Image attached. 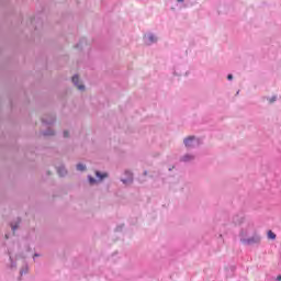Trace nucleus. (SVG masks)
Returning a JSON list of instances; mask_svg holds the SVG:
<instances>
[{"label":"nucleus","mask_w":281,"mask_h":281,"mask_svg":"<svg viewBox=\"0 0 281 281\" xmlns=\"http://www.w3.org/2000/svg\"><path fill=\"white\" fill-rule=\"evenodd\" d=\"M254 226H249L247 229H241L239 234L240 243L244 245H258L260 243V237L255 234Z\"/></svg>","instance_id":"nucleus-1"},{"label":"nucleus","mask_w":281,"mask_h":281,"mask_svg":"<svg viewBox=\"0 0 281 281\" xmlns=\"http://www.w3.org/2000/svg\"><path fill=\"white\" fill-rule=\"evenodd\" d=\"M72 83L75 85V87H77V89H79V91H85V85L80 83V78L78 77V75H75L72 77Z\"/></svg>","instance_id":"nucleus-6"},{"label":"nucleus","mask_w":281,"mask_h":281,"mask_svg":"<svg viewBox=\"0 0 281 281\" xmlns=\"http://www.w3.org/2000/svg\"><path fill=\"white\" fill-rule=\"evenodd\" d=\"M36 257H38V254H35V255H34V258H36Z\"/></svg>","instance_id":"nucleus-21"},{"label":"nucleus","mask_w":281,"mask_h":281,"mask_svg":"<svg viewBox=\"0 0 281 281\" xmlns=\"http://www.w3.org/2000/svg\"><path fill=\"white\" fill-rule=\"evenodd\" d=\"M11 228H12V232H16V229L19 228V225L18 224H11Z\"/></svg>","instance_id":"nucleus-15"},{"label":"nucleus","mask_w":281,"mask_h":281,"mask_svg":"<svg viewBox=\"0 0 281 281\" xmlns=\"http://www.w3.org/2000/svg\"><path fill=\"white\" fill-rule=\"evenodd\" d=\"M157 41H158L157 35H155L154 33H146L144 35L145 45H155Z\"/></svg>","instance_id":"nucleus-3"},{"label":"nucleus","mask_w":281,"mask_h":281,"mask_svg":"<svg viewBox=\"0 0 281 281\" xmlns=\"http://www.w3.org/2000/svg\"><path fill=\"white\" fill-rule=\"evenodd\" d=\"M43 124H45V126H52V124H54L56 122V116L54 115H49V116H44L42 119Z\"/></svg>","instance_id":"nucleus-5"},{"label":"nucleus","mask_w":281,"mask_h":281,"mask_svg":"<svg viewBox=\"0 0 281 281\" xmlns=\"http://www.w3.org/2000/svg\"><path fill=\"white\" fill-rule=\"evenodd\" d=\"M88 179H89V183H90L91 186H93V183H97L95 178L89 176Z\"/></svg>","instance_id":"nucleus-13"},{"label":"nucleus","mask_w":281,"mask_h":281,"mask_svg":"<svg viewBox=\"0 0 281 281\" xmlns=\"http://www.w3.org/2000/svg\"><path fill=\"white\" fill-rule=\"evenodd\" d=\"M43 135H44L45 137H48V136H50V135H54V130L48 128L46 132L43 133Z\"/></svg>","instance_id":"nucleus-11"},{"label":"nucleus","mask_w":281,"mask_h":281,"mask_svg":"<svg viewBox=\"0 0 281 281\" xmlns=\"http://www.w3.org/2000/svg\"><path fill=\"white\" fill-rule=\"evenodd\" d=\"M77 170H79V172H83V170H87V166H85L83 164H78Z\"/></svg>","instance_id":"nucleus-9"},{"label":"nucleus","mask_w":281,"mask_h":281,"mask_svg":"<svg viewBox=\"0 0 281 281\" xmlns=\"http://www.w3.org/2000/svg\"><path fill=\"white\" fill-rule=\"evenodd\" d=\"M24 273H27V266H24L21 270H20V274L23 276Z\"/></svg>","instance_id":"nucleus-14"},{"label":"nucleus","mask_w":281,"mask_h":281,"mask_svg":"<svg viewBox=\"0 0 281 281\" xmlns=\"http://www.w3.org/2000/svg\"><path fill=\"white\" fill-rule=\"evenodd\" d=\"M278 280H281V277H278Z\"/></svg>","instance_id":"nucleus-23"},{"label":"nucleus","mask_w":281,"mask_h":281,"mask_svg":"<svg viewBox=\"0 0 281 281\" xmlns=\"http://www.w3.org/2000/svg\"><path fill=\"white\" fill-rule=\"evenodd\" d=\"M194 159H196L195 155L184 154L183 156H181L180 161H182V164H192V161H194Z\"/></svg>","instance_id":"nucleus-4"},{"label":"nucleus","mask_w":281,"mask_h":281,"mask_svg":"<svg viewBox=\"0 0 281 281\" xmlns=\"http://www.w3.org/2000/svg\"><path fill=\"white\" fill-rule=\"evenodd\" d=\"M227 79H228V80H233V79H234V76H233V75H228V76H227Z\"/></svg>","instance_id":"nucleus-17"},{"label":"nucleus","mask_w":281,"mask_h":281,"mask_svg":"<svg viewBox=\"0 0 281 281\" xmlns=\"http://www.w3.org/2000/svg\"><path fill=\"white\" fill-rule=\"evenodd\" d=\"M268 238H270V240H276V235L273 232L269 231L268 232Z\"/></svg>","instance_id":"nucleus-12"},{"label":"nucleus","mask_w":281,"mask_h":281,"mask_svg":"<svg viewBox=\"0 0 281 281\" xmlns=\"http://www.w3.org/2000/svg\"><path fill=\"white\" fill-rule=\"evenodd\" d=\"M80 45H82V44H78L77 47H80Z\"/></svg>","instance_id":"nucleus-22"},{"label":"nucleus","mask_w":281,"mask_h":281,"mask_svg":"<svg viewBox=\"0 0 281 281\" xmlns=\"http://www.w3.org/2000/svg\"><path fill=\"white\" fill-rule=\"evenodd\" d=\"M64 137H69V132L65 131L64 132Z\"/></svg>","instance_id":"nucleus-16"},{"label":"nucleus","mask_w":281,"mask_h":281,"mask_svg":"<svg viewBox=\"0 0 281 281\" xmlns=\"http://www.w3.org/2000/svg\"><path fill=\"white\" fill-rule=\"evenodd\" d=\"M95 175H97L99 181H102V179L106 178V173H101L100 171H97Z\"/></svg>","instance_id":"nucleus-10"},{"label":"nucleus","mask_w":281,"mask_h":281,"mask_svg":"<svg viewBox=\"0 0 281 281\" xmlns=\"http://www.w3.org/2000/svg\"><path fill=\"white\" fill-rule=\"evenodd\" d=\"M178 1V3H183V0H177Z\"/></svg>","instance_id":"nucleus-20"},{"label":"nucleus","mask_w":281,"mask_h":281,"mask_svg":"<svg viewBox=\"0 0 281 281\" xmlns=\"http://www.w3.org/2000/svg\"><path fill=\"white\" fill-rule=\"evenodd\" d=\"M57 172L59 177H65L67 175V169L65 168V166H60L57 168Z\"/></svg>","instance_id":"nucleus-8"},{"label":"nucleus","mask_w":281,"mask_h":281,"mask_svg":"<svg viewBox=\"0 0 281 281\" xmlns=\"http://www.w3.org/2000/svg\"><path fill=\"white\" fill-rule=\"evenodd\" d=\"M276 100H277V97H272V98L270 99V102H276Z\"/></svg>","instance_id":"nucleus-18"},{"label":"nucleus","mask_w":281,"mask_h":281,"mask_svg":"<svg viewBox=\"0 0 281 281\" xmlns=\"http://www.w3.org/2000/svg\"><path fill=\"white\" fill-rule=\"evenodd\" d=\"M126 178L121 179L122 183L128 186V183H133V172L126 170L125 171Z\"/></svg>","instance_id":"nucleus-7"},{"label":"nucleus","mask_w":281,"mask_h":281,"mask_svg":"<svg viewBox=\"0 0 281 281\" xmlns=\"http://www.w3.org/2000/svg\"><path fill=\"white\" fill-rule=\"evenodd\" d=\"M13 267H16V266L14 265V262H11V268L13 269Z\"/></svg>","instance_id":"nucleus-19"},{"label":"nucleus","mask_w":281,"mask_h":281,"mask_svg":"<svg viewBox=\"0 0 281 281\" xmlns=\"http://www.w3.org/2000/svg\"><path fill=\"white\" fill-rule=\"evenodd\" d=\"M183 145L188 150H192V148H199L201 146V139L195 136H188L183 139Z\"/></svg>","instance_id":"nucleus-2"}]
</instances>
